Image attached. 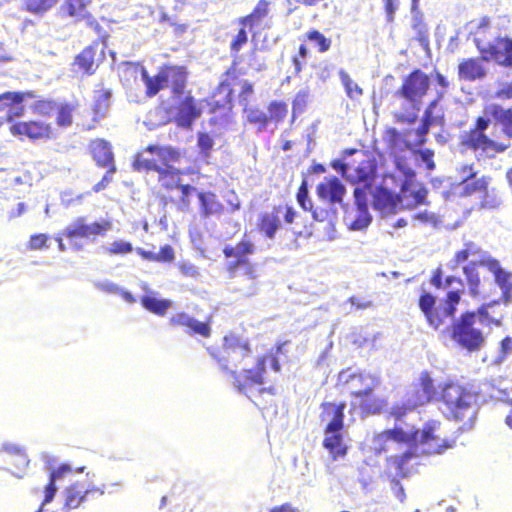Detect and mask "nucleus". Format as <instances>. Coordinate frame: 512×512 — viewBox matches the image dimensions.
<instances>
[{
  "label": "nucleus",
  "instance_id": "nucleus-1",
  "mask_svg": "<svg viewBox=\"0 0 512 512\" xmlns=\"http://www.w3.org/2000/svg\"><path fill=\"white\" fill-rule=\"evenodd\" d=\"M463 293V288L450 290L438 304L435 295L423 291L418 298V308L430 328L436 331L442 329L460 349L469 353L478 352L486 342L484 327L501 326L503 316L490 314L489 308L497 303L492 301L480 305L476 310L463 311L455 317Z\"/></svg>",
  "mask_w": 512,
  "mask_h": 512
},
{
  "label": "nucleus",
  "instance_id": "nucleus-2",
  "mask_svg": "<svg viewBox=\"0 0 512 512\" xmlns=\"http://www.w3.org/2000/svg\"><path fill=\"white\" fill-rule=\"evenodd\" d=\"M407 392L421 406H425L436 400H441L447 407V419L462 423L461 429H469L476 416L473 407L474 395L465 386L457 382H447L441 387L429 370L420 372L417 379Z\"/></svg>",
  "mask_w": 512,
  "mask_h": 512
},
{
  "label": "nucleus",
  "instance_id": "nucleus-3",
  "mask_svg": "<svg viewBox=\"0 0 512 512\" xmlns=\"http://www.w3.org/2000/svg\"><path fill=\"white\" fill-rule=\"evenodd\" d=\"M338 384L357 400L351 403L352 409H359L363 415L380 414L388 407L386 399L373 394L381 384L380 378L375 374L343 370L339 374Z\"/></svg>",
  "mask_w": 512,
  "mask_h": 512
},
{
  "label": "nucleus",
  "instance_id": "nucleus-4",
  "mask_svg": "<svg viewBox=\"0 0 512 512\" xmlns=\"http://www.w3.org/2000/svg\"><path fill=\"white\" fill-rule=\"evenodd\" d=\"M208 353L218 364L220 370L230 376L231 371H236L252 357V348L247 339L234 332H229L224 335L222 345L209 348Z\"/></svg>",
  "mask_w": 512,
  "mask_h": 512
},
{
  "label": "nucleus",
  "instance_id": "nucleus-5",
  "mask_svg": "<svg viewBox=\"0 0 512 512\" xmlns=\"http://www.w3.org/2000/svg\"><path fill=\"white\" fill-rule=\"evenodd\" d=\"M141 74L147 97H154L165 88L170 89L174 98L185 94L189 73L183 65H162L154 76H150L147 70L142 68Z\"/></svg>",
  "mask_w": 512,
  "mask_h": 512
},
{
  "label": "nucleus",
  "instance_id": "nucleus-6",
  "mask_svg": "<svg viewBox=\"0 0 512 512\" xmlns=\"http://www.w3.org/2000/svg\"><path fill=\"white\" fill-rule=\"evenodd\" d=\"M491 257L480 245L473 241L463 244L460 250H457L452 259L447 264L449 270L456 271L462 267L469 293L472 297H476L480 293L481 278L478 267L482 266L479 262L485 258Z\"/></svg>",
  "mask_w": 512,
  "mask_h": 512
},
{
  "label": "nucleus",
  "instance_id": "nucleus-7",
  "mask_svg": "<svg viewBox=\"0 0 512 512\" xmlns=\"http://www.w3.org/2000/svg\"><path fill=\"white\" fill-rule=\"evenodd\" d=\"M430 89V77L421 69L412 70L402 81L397 95L408 101L413 109L411 112L394 113L396 122L413 124L417 121L420 104Z\"/></svg>",
  "mask_w": 512,
  "mask_h": 512
},
{
  "label": "nucleus",
  "instance_id": "nucleus-8",
  "mask_svg": "<svg viewBox=\"0 0 512 512\" xmlns=\"http://www.w3.org/2000/svg\"><path fill=\"white\" fill-rule=\"evenodd\" d=\"M181 157L180 150L173 146L149 144L134 155L132 168L146 174L157 173L160 169L179 163Z\"/></svg>",
  "mask_w": 512,
  "mask_h": 512
},
{
  "label": "nucleus",
  "instance_id": "nucleus-9",
  "mask_svg": "<svg viewBox=\"0 0 512 512\" xmlns=\"http://www.w3.org/2000/svg\"><path fill=\"white\" fill-rule=\"evenodd\" d=\"M480 59L485 62H495L505 68H512V38L497 36L488 43L476 41Z\"/></svg>",
  "mask_w": 512,
  "mask_h": 512
},
{
  "label": "nucleus",
  "instance_id": "nucleus-10",
  "mask_svg": "<svg viewBox=\"0 0 512 512\" xmlns=\"http://www.w3.org/2000/svg\"><path fill=\"white\" fill-rule=\"evenodd\" d=\"M112 229V222L108 219H101L88 224L86 217H78L74 222L66 227L63 235L70 240L71 245L76 250H81L82 245L74 243L77 238L95 239L103 237Z\"/></svg>",
  "mask_w": 512,
  "mask_h": 512
},
{
  "label": "nucleus",
  "instance_id": "nucleus-11",
  "mask_svg": "<svg viewBox=\"0 0 512 512\" xmlns=\"http://www.w3.org/2000/svg\"><path fill=\"white\" fill-rule=\"evenodd\" d=\"M490 119H492V117H487L485 114L484 116L478 117L474 126L465 134L462 143L474 151L503 152L506 146L497 144L485 134L490 124Z\"/></svg>",
  "mask_w": 512,
  "mask_h": 512
},
{
  "label": "nucleus",
  "instance_id": "nucleus-12",
  "mask_svg": "<svg viewBox=\"0 0 512 512\" xmlns=\"http://www.w3.org/2000/svg\"><path fill=\"white\" fill-rule=\"evenodd\" d=\"M207 111L211 115L210 125H226L230 122L234 108V95L215 88L206 100Z\"/></svg>",
  "mask_w": 512,
  "mask_h": 512
},
{
  "label": "nucleus",
  "instance_id": "nucleus-13",
  "mask_svg": "<svg viewBox=\"0 0 512 512\" xmlns=\"http://www.w3.org/2000/svg\"><path fill=\"white\" fill-rule=\"evenodd\" d=\"M9 132L20 140L28 139L31 142L48 141L55 136L52 125L41 120L13 122L9 126Z\"/></svg>",
  "mask_w": 512,
  "mask_h": 512
},
{
  "label": "nucleus",
  "instance_id": "nucleus-14",
  "mask_svg": "<svg viewBox=\"0 0 512 512\" xmlns=\"http://www.w3.org/2000/svg\"><path fill=\"white\" fill-rule=\"evenodd\" d=\"M104 60V49L98 53V42L84 47L70 64L71 71L76 76L90 77L96 73Z\"/></svg>",
  "mask_w": 512,
  "mask_h": 512
},
{
  "label": "nucleus",
  "instance_id": "nucleus-15",
  "mask_svg": "<svg viewBox=\"0 0 512 512\" xmlns=\"http://www.w3.org/2000/svg\"><path fill=\"white\" fill-rule=\"evenodd\" d=\"M267 356H258L255 359L253 367L241 371H231L232 385L240 392H245L246 388L264 383V375L266 372Z\"/></svg>",
  "mask_w": 512,
  "mask_h": 512
},
{
  "label": "nucleus",
  "instance_id": "nucleus-16",
  "mask_svg": "<svg viewBox=\"0 0 512 512\" xmlns=\"http://www.w3.org/2000/svg\"><path fill=\"white\" fill-rule=\"evenodd\" d=\"M35 92L28 91H6L0 94V112L5 113V120L9 123L16 122L25 114L24 101L34 99Z\"/></svg>",
  "mask_w": 512,
  "mask_h": 512
},
{
  "label": "nucleus",
  "instance_id": "nucleus-17",
  "mask_svg": "<svg viewBox=\"0 0 512 512\" xmlns=\"http://www.w3.org/2000/svg\"><path fill=\"white\" fill-rule=\"evenodd\" d=\"M440 426V421L429 420L423 425L421 431H419V435L417 436V441L415 443L427 446L428 454H443L446 450L451 449L456 445L454 439H444L441 443H438L439 437L436 435V432L439 430Z\"/></svg>",
  "mask_w": 512,
  "mask_h": 512
},
{
  "label": "nucleus",
  "instance_id": "nucleus-18",
  "mask_svg": "<svg viewBox=\"0 0 512 512\" xmlns=\"http://www.w3.org/2000/svg\"><path fill=\"white\" fill-rule=\"evenodd\" d=\"M254 252L255 245L249 239H242L235 246H225L223 249L224 256L226 258H235V261L228 265L227 270L230 273H235L239 266H246L249 277L251 279H255L256 275L254 273V269L247 258L248 255H251Z\"/></svg>",
  "mask_w": 512,
  "mask_h": 512
},
{
  "label": "nucleus",
  "instance_id": "nucleus-19",
  "mask_svg": "<svg viewBox=\"0 0 512 512\" xmlns=\"http://www.w3.org/2000/svg\"><path fill=\"white\" fill-rule=\"evenodd\" d=\"M493 275L496 284L501 289V300L506 305L512 302V272L503 269L500 262L493 257H485L480 262Z\"/></svg>",
  "mask_w": 512,
  "mask_h": 512
},
{
  "label": "nucleus",
  "instance_id": "nucleus-20",
  "mask_svg": "<svg viewBox=\"0 0 512 512\" xmlns=\"http://www.w3.org/2000/svg\"><path fill=\"white\" fill-rule=\"evenodd\" d=\"M168 323L171 327H183L186 328L185 332L190 336H201L203 338H209L212 334V329L209 321H199L193 316L186 312H178L172 315Z\"/></svg>",
  "mask_w": 512,
  "mask_h": 512
},
{
  "label": "nucleus",
  "instance_id": "nucleus-21",
  "mask_svg": "<svg viewBox=\"0 0 512 512\" xmlns=\"http://www.w3.org/2000/svg\"><path fill=\"white\" fill-rule=\"evenodd\" d=\"M88 147L92 159L98 167L106 168L110 173L117 171L112 147L108 141L96 138L90 141Z\"/></svg>",
  "mask_w": 512,
  "mask_h": 512
},
{
  "label": "nucleus",
  "instance_id": "nucleus-22",
  "mask_svg": "<svg viewBox=\"0 0 512 512\" xmlns=\"http://www.w3.org/2000/svg\"><path fill=\"white\" fill-rule=\"evenodd\" d=\"M320 407L322 409L320 415L321 420L327 421L324 433L328 434L330 432L341 431L344 427V410L346 408V403L340 402L336 404L332 402H323Z\"/></svg>",
  "mask_w": 512,
  "mask_h": 512
},
{
  "label": "nucleus",
  "instance_id": "nucleus-23",
  "mask_svg": "<svg viewBox=\"0 0 512 512\" xmlns=\"http://www.w3.org/2000/svg\"><path fill=\"white\" fill-rule=\"evenodd\" d=\"M176 110L175 120L179 126L185 128L191 127L193 122L201 115V108L190 91L177 104Z\"/></svg>",
  "mask_w": 512,
  "mask_h": 512
},
{
  "label": "nucleus",
  "instance_id": "nucleus-24",
  "mask_svg": "<svg viewBox=\"0 0 512 512\" xmlns=\"http://www.w3.org/2000/svg\"><path fill=\"white\" fill-rule=\"evenodd\" d=\"M394 180L393 175H385L383 184L378 186L373 192V207L381 212H393L399 202V196L385 185L387 180Z\"/></svg>",
  "mask_w": 512,
  "mask_h": 512
},
{
  "label": "nucleus",
  "instance_id": "nucleus-25",
  "mask_svg": "<svg viewBox=\"0 0 512 512\" xmlns=\"http://www.w3.org/2000/svg\"><path fill=\"white\" fill-rule=\"evenodd\" d=\"M270 5L269 0H259L249 14L238 18V24L246 26L251 32L263 29L264 22L270 14Z\"/></svg>",
  "mask_w": 512,
  "mask_h": 512
},
{
  "label": "nucleus",
  "instance_id": "nucleus-26",
  "mask_svg": "<svg viewBox=\"0 0 512 512\" xmlns=\"http://www.w3.org/2000/svg\"><path fill=\"white\" fill-rule=\"evenodd\" d=\"M103 491L97 488L88 489L84 483H74L65 490V507L68 509H76L90 497L95 495H103Z\"/></svg>",
  "mask_w": 512,
  "mask_h": 512
},
{
  "label": "nucleus",
  "instance_id": "nucleus-27",
  "mask_svg": "<svg viewBox=\"0 0 512 512\" xmlns=\"http://www.w3.org/2000/svg\"><path fill=\"white\" fill-rule=\"evenodd\" d=\"M345 191L344 185L336 176L326 177L316 187L319 199L330 204L341 203Z\"/></svg>",
  "mask_w": 512,
  "mask_h": 512
},
{
  "label": "nucleus",
  "instance_id": "nucleus-28",
  "mask_svg": "<svg viewBox=\"0 0 512 512\" xmlns=\"http://www.w3.org/2000/svg\"><path fill=\"white\" fill-rule=\"evenodd\" d=\"M480 57L464 58L458 64V78L463 81L474 82L482 80L487 75V70L481 63Z\"/></svg>",
  "mask_w": 512,
  "mask_h": 512
},
{
  "label": "nucleus",
  "instance_id": "nucleus-29",
  "mask_svg": "<svg viewBox=\"0 0 512 512\" xmlns=\"http://www.w3.org/2000/svg\"><path fill=\"white\" fill-rule=\"evenodd\" d=\"M283 211V205L273 206L271 211L260 214L258 218L257 228L267 238L273 239L276 232L281 227L279 215Z\"/></svg>",
  "mask_w": 512,
  "mask_h": 512
},
{
  "label": "nucleus",
  "instance_id": "nucleus-30",
  "mask_svg": "<svg viewBox=\"0 0 512 512\" xmlns=\"http://www.w3.org/2000/svg\"><path fill=\"white\" fill-rule=\"evenodd\" d=\"M483 113L500 124L503 134L512 139V107L505 109L499 104L491 103L484 107Z\"/></svg>",
  "mask_w": 512,
  "mask_h": 512
},
{
  "label": "nucleus",
  "instance_id": "nucleus-31",
  "mask_svg": "<svg viewBox=\"0 0 512 512\" xmlns=\"http://www.w3.org/2000/svg\"><path fill=\"white\" fill-rule=\"evenodd\" d=\"M376 163L371 157L361 160L350 174L349 179L356 185H373L376 178Z\"/></svg>",
  "mask_w": 512,
  "mask_h": 512
},
{
  "label": "nucleus",
  "instance_id": "nucleus-32",
  "mask_svg": "<svg viewBox=\"0 0 512 512\" xmlns=\"http://www.w3.org/2000/svg\"><path fill=\"white\" fill-rule=\"evenodd\" d=\"M93 0H64L60 7L63 16L73 18L76 21H83L91 18L89 7Z\"/></svg>",
  "mask_w": 512,
  "mask_h": 512
},
{
  "label": "nucleus",
  "instance_id": "nucleus-33",
  "mask_svg": "<svg viewBox=\"0 0 512 512\" xmlns=\"http://www.w3.org/2000/svg\"><path fill=\"white\" fill-rule=\"evenodd\" d=\"M241 57L232 58L230 66L226 69L223 75V79L216 86L219 90L228 92V94L234 95L233 86L240 83V76L245 72L239 68Z\"/></svg>",
  "mask_w": 512,
  "mask_h": 512
},
{
  "label": "nucleus",
  "instance_id": "nucleus-34",
  "mask_svg": "<svg viewBox=\"0 0 512 512\" xmlns=\"http://www.w3.org/2000/svg\"><path fill=\"white\" fill-rule=\"evenodd\" d=\"M157 174V182L161 189L170 192L179 187L183 172L172 164L164 169H160Z\"/></svg>",
  "mask_w": 512,
  "mask_h": 512
},
{
  "label": "nucleus",
  "instance_id": "nucleus-35",
  "mask_svg": "<svg viewBox=\"0 0 512 512\" xmlns=\"http://www.w3.org/2000/svg\"><path fill=\"white\" fill-rule=\"evenodd\" d=\"M323 447L328 450L332 460L343 458L348 452V447L343 441L341 431L325 434Z\"/></svg>",
  "mask_w": 512,
  "mask_h": 512
},
{
  "label": "nucleus",
  "instance_id": "nucleus-36",
  "mask_svg": "<svg viewBox=\"0 0 512 512\" xmlns=\"http://www.w3.org/2000/svg\"><path fill=\"white\" fill-rule=\"evenodd\" d=\"M79 107L77 101L56 103L55 122L60 128H68L73 124L74 113Z\"/></svg>",
  "mask_w": 512,
  "mask_h": 512
},
{
  "label": "nucleus",
  "instance_id": "nucleus-37",
  "mask_svg": "<svg viewBox=\"0 0 512 512\" xmlns=\"http://www.w3.org/2000/svg\"><path fill=\"white\" fill-rule=\"evenodd\" d=\"M414 457V453L406 451L402 454L392 455L387 458V467L393 470L396 476L400 478H406L410 475V468L408 463Z\"/></svg>",
  "mask_w": 512,
  "mask_h": 512
},
{
  "label": "nucleus",
  "instance_id": "nucleus-38",
  "mask_svg": "<svg viewBox=\"0 0 512 512\" xmlns=\"http://www.w3.org/2000/svg\"><path fill=\"white\" fill-rule=\"evenodd\" d=\"M111 91L107 88H101L96 91L92 105L93 121L99 122L103 119L110 106Z\"/></svg>",
  "mask_w": 512,
  "mask_h": 512
},
{
  "label": "nucleus",
  "instance_id": "nucleus-39",
  "mask_svg": "<svg viewBox=\"0 0 512 512\" xmlns=\"http://www.w3.org/2000/svg\"><path fill=\"white\" fill-rule=\"evenodd\" d=\"M197 197L200 202V213L203 217L219 214L223 211L222 204L213 192H198Z\"/></svg>",
  "mask_w": 512,
  "mask_h": 512
},
{
  "label": "nucleus",
  "instance_id": "nucleus-40",
  "mask_svg": "<svg viewBox=\"0 0 512 512\" xmlns=\"http://www.w3.org/2000/svg\"><path fill=\"white\" fill-rule=\"evenodd\" d=\"M135 251L142 259L151 262L171 263L175 260L174 249L168 244L162 246L158 253L146 251L141 247L136 248Z\"/></svg>",
  "mask_w": 512,
  "mask_h": 512
},
{
  "label": "nucleus",
  "instance_id": "nucleus-41",
  "mask_svg": "<svg viewBox=\"0 0 512 512\" xmlns=\"http://www.w3.org/2000/svg\"><path fill=\"white\" fill-rule=\"evenodd\" d=\"M381 435L384 440L408 444L417 441L419 430L414 428L412 431L407 432L402 427L395 426L391 429L384 430Z\"/></svg>",
  "mask_w": 512,
  "mask_h": 512
},
{
  "label": "nucleus",
  "instance_id": "nucleus-42",
  "mask_svg": "<svg viewBox=\"0 0 512 512\" xmlns=\"http://www.w3.org/2000/svg\"><path fill=\"white\" fill-rule=\"evenodd\" d=\"M288 115V105L282 100H272L267 106V117L269 123L279 125L283 123Z\"/></svg>",
  "mask_w": 512,
  "mask_h": 512
},
{
  "label": "nucleus",
  "instance_id": "nucleus-43",
  "mask_svg": "<svg viewBox=\"0 0 512 512\" xmlns=\"http://www.w3.org/2000/svg\"><path fill=\"white\" fill-rule=\"evenodd\" d=\"M140 302L147 311L158 316H165L168 309L172 306L171 301L168 299H157L147 295L142 296Z\"/></svg>",
  "mask_w": 512,
  "mask_h": 512
},
{
  "label": "nucleus",
  "instance_id": "nucleus-44",
  "mask_svg": "<svg viewBox=\"0 0 512 512\" xmlns=\"http://www.w3.org/2000/svg\"><path fill=\"white\" fill-rule=\"evenodd\" d=\"M58 2L59 0H23L22 10L36 16H43Z\"/></svg>",
  "mask_w": 512,
  "mask_h": 512
},
{
  "label": "nucleus",
  "instance_id": "nucleus-45",
  "mask_svg": "<svg viewBox=\"0 0 512 512\" xmlns=\"http://www.w3.org/2000/svg\"><path fill=\"white\" fill-rule=\"evenodd\" d=\"M490 177L482 176L480 178H472L471 180L461 181L462 184V196H471L473 194H482L483 191H487L489 186Z\"/></svg>",
  "mask_w": 512,
  "mask_h": 512
},
{
  "label": "nucleus",
  "instance_id": "nucleus-46",
  "mask_svg": "<svg viewBox=\"0 0 512 512\" xmlns=\"http://www.w3.org/2000/svg\"><path fill=\"white\" fill-rule=\"evenodd\" d=\"M422 407L418 402H416L410 395L406 394V399L402 403H396L392 406L389 415L394 420L399 421L403 419L410 412L416 410L417 408Z\"/></svg>",
  "mask_w": 512,
  "mask_h": 512
},
{
  "label": "nucleus",
  "instance_id": "nucleus-47",
  "mask_svg": "<svg viewBox=\"0 0 512 512\" xmlns=\"http://www.w3.org/2000/svg\"><path fill=\"white\" fill-rule=\"evenodd\" d=\"M3 450L7 454L8 463L16 466L17 468H25L28 466L29 459L23 449L12 445H7L4 446Z\"/></svg>",
  "mask_w": 512,
  "mask_h": 512
},
{
  "label": "nucleus",
  "instance_id": "nucleus-48",
  "mask_svg": "<svg viewBox=\"0 0 512 512\" xmlns=\"http://www.w3.org/2000/svg\"><path fill=\"white\" fill-rule=\"evenodd\" d=\"M70 471V468L66 465L59 467L57 470H52L49 476V481L44 489V499L42 501V505H45L52 501L57 491V487L55 485V481L57 478H60L64 472Z\"/></svg>",
  "mask_w": 512,
  "mask_h": 512
},
{
  "label": "nucleus",
  "instance_id": "nucleus-49",
  "mask_svg": "<svg viewBox=\"0 0 512 512\" xmlns=\"http://www.w3.org/2000/svg\"><path fill=\"white\" fill-rule=\"evenodd\" d=\"M308 102V90H300L296 93L295 97L292 100L291 123H293L296 120V118L305 111V109L308 106Z\"/></svg>",
  "mask_w": 512,
  "mask_h": 512
},
{
  "label": "nucleus",
  "instance_id": "nucleus-50",
  "mask_svg": "<svg viewBox=\"0 0 512 512\" xmlns=\"http://www.w3.org/2000/svg\"><path fill=\"white\" fill-rule=\"evenodd\" d=\"M436 102L433 101L430 104V107L424 112V115L421 119V124L416 129L417 141L416 145L422 146L426 142V135L428 134L429 128L432 124V112L431 107L435 106Z\"/></svg>",
  "mask_w": 512,
  "mask_h": 512
},
{
  "label": "nucleus",
  "instance_id": "nucleus-51",
  "mask_svg": "<svg viewBox=\"0 0 512 512\" xmlns=\"http://www.w3.org/2000/svg\"><path fill=\"white\" fill-rule=\"evenodd\" d=\"M246 113V121L256 126L259 132L265 130L269 124L267 114L257 108H251L245 110Z\"/></svg>",
  "mask_w": 512,
  "mask_h": 512
},
{
  "label": "nucleus",
  "instance_id": "nucleus-52",
  "mask_svg": "<svg viewBox=\"0 0 512 512\" xmlns=\"http://www.w3.org/2000/svg\"><path fill=\"white\" fill-rule=\"evenodd\" d=\"M304 38L308 41L314 42L320 53L327 52L332 44L331 39L327 38L324 34L316 29L307 31L304 35Z\"/></svg>",
  "mask_w": 512,
  "mask_h": 512
},
{
  "label": "nucleus",
  "instance_id": "nucleus-53",
  "mask_svg": "<svg viewBox=\"0 0 512 512\" xmlns=\"http://www.w3.org/2000/svg\"><path fill=\"white\" fill-rule=\"evenodd\" d=\"M248 28L240 26L237 34L232 38L230 43V53L232 58L240 57L241 49L248 43Z\"/></svg>",
  "mask_w": 512,
  "mask_h": 512
},
{
  "label": "nucleus",
  "instance_id": "nucleus-54",
  "mask_svg": "<svg viewBox=\"0 0 512 512\" xmlns=\"http://www.w3.org/2000/svg\"><path fill=\"white\" fill-rule=\"evenodd\" d=\"M481 206L487 209L498 208L502 204V197L500 192L495 188H487L481 194Z\"/></svg>",
  "mask_w": 512,
  "mask_h": 512
},
{
  "label": "nucleus",
  "instance_id": "nucleus-55",
  "mask_svg": "<svg viewBox=\"0 0 512 512\" xmlns=\"http://www.w3.org/2000/svg\"><path fill=\"white\" fill-rule=\"evenodd\" d=\"M372 186L367 184H360L354 189L355 204L358 210L368 209V197L372 194Z\"/></svg>",
  "mask_w": 512,
  "mask_h": 512
},
{
  "label": "nucleus",
  "instance_id": "nucleus-56",
  "mask_svg": "<svg viewBox=\"0 0 512 512\" xmlns=\"http://www.w3.org/2000/svg\"><path fill=\"white\" fill-rule=\"evenodd\" d=\"M339 76L349 98L357 99L363 94V89L345 71H340Z\"/></svg>",
  "mask_w": 512,
  "mask_h": 512
},
{
  "label": "nucleus",
  "instance_id": "nucleus-57",
  "mask_svg": "<svg viewBox=\"0 0 512 512\" xmlns=\"http://www.w3.org/2000/svg\"><path fill=\"white\" fill-rule=\"evenodd\" d=\"M177 189H179L181 192V196H180L179 200L177 201V207L181 211H188L190 208V205H191L190 197L194 193L197 194L198 192L196 191V188L190 184H181L180 183L179 187Z\"/></svg>",
  "mask_w": 512,
  "mask_h": 512
},
{
  "label": "nucleus",
  "instance_id": "nucleus-58",
  "mask_svg": "<svg viewBox=\"0 0 512 512\" xmlns=\"http://www.w3.org/2000/svg\"><path fill=\"white\" fill-rule=\"evenodd\" d=\"M56 101L51 99L37 100L32 105V110L35 114L40 116H49L55 109Z\"/></svg>",
  "mask_w": 512,
  "mask_h": 512
},
{
  "label": "nucleus",
  "instance_id": "nucleus-59",
  "mask_svg": "<svg viewBox=\"0 0 512 512\" xmlns=\"http://www.w3.org/2000/svg\"><path fill=\"white\" fill-rule=\"evenodd\" d=\"M296 199L300 207L305 211H311L312 203L308 198V183L303 179L296 193Z\"/></svg>",
  "mask_w": 512,
  "mask_h": 512
},
{
  "label": "nucleus",
  "instance_id": "nucleus-60",
  "mask_svg": "<svg viewBox=\"0 0 512 512\" xmlns=\"http://www.w3.org/2000/svg\"><path fill=\"white\" fill-rule=\"evenodd\" d=\"M85 20L87 21V25L98 35V44L102 43L105 48L107 46V40L109 38L108 31L105 30L92 15L90 19Z\"/></svg>",
  "mask_w": 512,
  "mask_h": 512
},
{
  "label": "nucleus",
  "instance_id": "nucleus-61",
  "mask_svg": "<svg viewBox=\"0 0 512 512\" xmlns=\"http://www.w3.org/2000/svg\"><path fill=\"white\" fill-rule=\"evenodd\" d=\"M133 251L132 244L127 241L117 240L114 241L110 247L107 248L109 255H125Z\"/></svg>",
  "mask_w": 512,
  "mask_h": 512
},
{
  "label": "nucleus",
  "instance_id": "nucleus-62",
  "mask_svg": "<svg viewBox=\"0 0 512 512\" xmlns=\"http://www.w3.org/2000/svg\"><path fill=\"white\" fill-rule=\"evenodd\" d=\"M197 145L201 153L205 156H208L213 148L214 141L208 133L200 132L198 134Z\"/></svg>",
  "mask_w": 512,
  "mask_h": 512
},
{
  "label": "nucleus",
  "instance_id": "nucleus-63",
  "mask_svg": "<svg viewBox=\"0 0 512 512\" xmlns=\"http://www.w3.org/2000/svg\"><path fill=\"white\" fill-rule=\"evenodd\" d=\"M49 237L44 233L33 234L30 236L28 248L30 250H42L48 247Z\"/></svg>",
  "mask_w": 512,
  "mask_h": 512
},
{
  "label": "nucleus",
  "instance_id": "nucleus-64",
  "mask_svg": "<svg viewBox=\"0 0 512 512\" xmlns=\"http://www.w3.org/2000/svg\"><path fill=\"white\" fill-rule=\"evenodd\" d=\"M371 222V216L367 210H359V216L351 223V228L360 230L366 228Z\"/></svg>",
  "mask_w": 512,
  "mask_h": 512
}]
</instances>
